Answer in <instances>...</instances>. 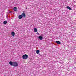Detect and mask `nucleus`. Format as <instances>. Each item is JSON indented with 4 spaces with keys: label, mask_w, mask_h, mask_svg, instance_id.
<instances>
[{
    "label": "nucleus",
    "mask_w": 76,
    "mask_h": 76,
    "mask_svg": "<svg viewBox=\"0 0 76 76\" xmlns=\"http://www.w3.org/2000/svg\"><path fill=\"white\" fill-rule=\"evenodd\" d=\"M56 43L58 44H61V42L59 41H56Z\"/></svg>",
    "instance_id": "6"
},
{
    "label": "nucleus",
    "mask_w": 76,
    "mask_h": 76,
    "mask_svg": "<svg viewBox=\"0 0 76 76\" xmlns=\"http://www.w3.org/2000/svg\"><path fill=\"white\" fill-rule=\"evenodd\" d=\"M14 11H15L16 12L17 10V8H16V7H14Z\"/></svg>",
    "instance_id": "11"
},
{
    "label": "nucleus",
    "mask_w": 76,
    "mask_h": 76,
    "mask_svg": "<svg viewBox=\"0 0 76 76\" xmlns=\"http://www.w3.org/2000/svg\"><path fill=\"white\" fill-rule=\"evenodd\" d=\"M12 66L14 67H17V66H18V64L16 62H13Z\"/></svg>",
    "instance_id": "2"
},
{
    "label": "nucleus",
    "mask_w": 76,
    "mask_h": 76,
    "mask_svg": "<svg viewBox=\"0 0 76 76\" xmlns=\"http://www.w3.org/2000/svg\"><path fill=\"white\" fill-rule=\"evenodd\" d=\"M15 32H12V33H11V35L13 36V37H14V36H15Z\"/></svg>",
    "instance_id": "8"
},
{
    "label": "nucleus",
    "mask_w": 76,
    "mask_h": 76,
    "mask_svg": "<svg viewBox=\"0 0 76 76\" xmlns=\"http://www.w3.org/2000/svg\"><path fill=\"white\" fill-rule=\"evenodd\" d=\"M66 8L68 9H69L70 10H72V8H71L69 6L67 7Z\"/></svg>",
    "instance_id": "9"
},
{
    "label": "nucleus",
    "mask_w": 76,
    "mask_h": 76,
    "mask_svg": "<svg viewBox=\"0 0 76 76\" xmlns=\"http://www.w3.org/2000/svg\"><path fill=\"white\" fill-rule=\"evenodd\" d=\"M7 21H4V22H3V23L4 24H6V23H7Z\"/></svg>",
    "instance_id": "14"
},
{
    "label": "nucleus",
    "mask_w": 76,
    "mask_h": 76,
    "mask_svg": "<svg viewBox=\"0 0 76 76\" xmlns=\"http://www.w3.org/2000/svg\"><path fill=\"white\" fill-rule=\"evenodd\" d=\"M36 53L37 54H39V50H36Z\"/></svg>",
    "instance_id": "12"
},
{
    "label": "nucleus",
    "mask_w": 76,
    "mask_h": 76,
    "mask_svg": "<svg viewBox=\"0 0 76 76\" xmlns=\"http://www.w3.org/2000/svg\"><path fill=\"white\" fill-rule=\"evenodd\" d=\"M39 38L40 40H42V39H43V38L41 36H39Z\"/></svg>",
    "instance_id": "4"
},
{
    "label": "nucleus",
    "mask_w": 76,
    "mask_h": 76,
    "mask_svg": "<svg viewBox=\"0 0 76 76\" xmlns=\"http://www.w3.org/2000/svg\"><path fill=\"white\" fill-rule=\"evenodd\" d=\"M34 32H37V28H35L34 29Z\"/></svg>",
    "instance_id": "13"
},
{
    "label": "nucleus",
    "mask_w": 76,
    "mask_h": 76,
    "mask_svg": "<svg viewBox=\"0 0 76 76\" xmlns=\"http://www.w3.org/2000/svg\"><path fill=\"white\" fill-rule=\"evenodd\" d=\"M28 58V56L27 54L24 55L22 56V58L24 60H26L27 58Z\"/></svg>",
    "instance_id": "1"
},
{
    "label": "nucleus",
    "mask_w": 76,
    "mask_h": 76,
    "mask_svg": "<svg viewBox=\"0 0 76 76\" xmlns=\"http://www.w3.org/2000/svg\"><path fill=\"white\" fill-rule=\"evenodd\" d=\"M22 16L21 15H20L18 16V18H19V19H22Z\"/></svg>",
    "instance_id": "5"
},
{
    "label": "nucleus",
    "mask_w": 76,
    "mask_h": 76,
    "mask_svg": "<svg viewBox=\"0 0 76 76\" xmlns=\"http://www.w3.org/2000/svg\"><path fill=\"white\" fill-rule=\"evenodd\" d=\"M66 8L68 9H69L70 10H72V8H71L69 6L67 7Z\"/></svg>",
    "instance_id": "10"
},
{
    "label": "nucleus",
    "mask_w": 76,
    "mask_h": 76,
    "mask_svg": "<svg viewBox=\"0 0 76 76\" xmlns=\"http://www.w3.org/2000/svg\"><path fill=\"white\" fill-rule=\"evenodd\" d=\"M9 13H12V12L11 11H10L9 12Z\"/></svg>",
    "instance_id": "15"
},
{
    "label": "nucleus",
    "mask_w": 76,
    "mask_h": 76,
    "mask_svg": "<svg viewBox=\"0 0 76 76\" xmlns=\"http://www.w3.org/2000/svg\"><path fill=\"white\" fill-rule=\"evenodd\" d=\"M21 16L23 18H25V17H26V15L25 13H23L21 14Z\"/></svg>",
    "instance_id": "3"
},
{
    "label": "nucleus",
    "mask_w": 76,
    "mask_h": 76,
    "mask_svg": "<svg viewBox=\"0 0 76 76\" xmlns=\"http://www.w3.org/2000/svg\"><path fill=\"white\" fill-rule=\"evenodd\" d=\"M13 62H12V61H10L9 62V64H10V65H11V66H13Z\"/></svg>",
    "instance_id": "7"
},
{
    "label": "nucleus",
    "mask_w": 76,
    "mask_h": 76,
    "mask_svg": "<svg viewBox=\"0 0 76 76\" xmlns=\"http://www.w3.org/2000/svg\"><path fill=\"white\" fill-rule=\"evenodd\" d=\"M37 34H39V33H37Z\"/></svg>",
    "instance_id": "16"
}]
</instances>
